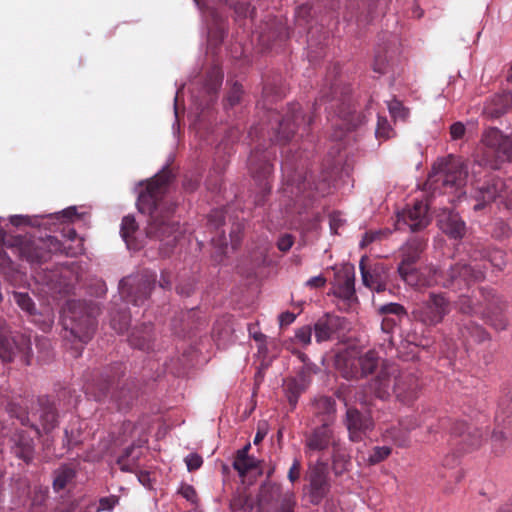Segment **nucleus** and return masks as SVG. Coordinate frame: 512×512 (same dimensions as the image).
I'll return each mask as SVG.
<instances>
[{
	"mask_svg": "<svg viewBox=\"0 0 512 512\" xmlns=\"http://www.w3.org/2000/svg\"><path fill=\"white\" fill-rule=\"evenodd\" d=\"M173 178L171 169L165 166L147 182L145 190L137 200L138 210L150 217L146 228L147 236L165 242L170 247L176 244L181 235L179 223L172 220L176 206L166 196Z\"/></svg>",
	"mask_w": 512,
	"mask_h": 512,
	"instance_id": "f257e3e1",
	"label": "nucleus"
},
{
	"mask_svg": "<svg viewBox=\"0 0 512 512\" xmlns=\"http://www.w3.org/2000/svg\"><path fill=\"white\" fill-rule=\"evenodd\" d=\"M283 174V195L295 204L299 203L303 207H308L317 200L330 192V183L323 178L318 183L312 180V176L307 171L299 170L294 156L287 155L282 162Z\"/></svg>",
	"mask_w": 512,
	"mask_h": 512,
	"instance_id": "f03ea898",
	"label": "nucleus"
},
{
	"mask_svg": "<svg viewBox=\"0 0 512 512\" xmlns=\"http://www.w3.org/2000/svg\"><path fill=\"white\" fill-rule=\"evenodd\" d=\"M368 388L379 399H387L393 393L402 403L410 404L418 397L420 384L413 373L400 371L395 364H384Z\"/></svg>",
	"mask_w": 512,
	"mask_h": 512,
	"instance_id": "7ed1b4c3",
	"label": "nucleus"
},
{
	"mask_svg": "<svg viewBox=\"0 0 512 512\" xmlns=\"http://www.w3.org/2000/svg\"><path fill=\"white\" fill-rule=\"evenodd\" d=\"M427 247V239L422 236L410 237L399 249L400 262L397 271L401 279L409 286L415 289H424L431 287V281L428 280L427 269L432 265L421 269L415 267L420 261L422 254Z\"/></svg>",
	"mask_w": 512,
	"mask_h": 512,
	"instance_id": "20e7f679",
	"label": "nucleus"
},
{
	"mask_svg": "<svg viewBox=\"0 0 512 512\" xmlns=\"http://www.w3.org/2000/svg\"><path fill=\"white\" fill-rule=\"evenodd\" d=\"M63 338L67 341L77 340L81 345L75 346V357L81 355L83 344L89 342L95 332L96 321L80 301H68L63 311Z\"/></svg>",
	"mask_w": 512,
	"mask_h": 512,
	"instance_id": "39448f33",
	"label": "nucleus"
},
{
	"mask_svg": "<svg viewBox=\"0 0 512 512\" xmlns=\"http://www.w3.org/2000/svg\"><path fill=\"white\" fill-rule=\"evenodd\" d=\"M428 280L431 287L441 286L453 291H461L469 288L472 284L480 282L485 278V271L479 265H470L466 262H456L448 268L439 269L431 266L427 269Z\"/></svg>",
	"mask_w": 512,
	"mask_h": 512,
	"instance_id": "423d86ee",
	"label": "nucleus"
},
{
	"mask_svg": "<svg viewBox=\"0 0 512 512\" xmlns=\"http://www.w3.org/2000/svg\"><path fill=\"white\" fill-rule=\"evenodd\" d=\"M350 86L343 84L341 81L335 80L329 87V92L321 91V96L316 100L314 106L322 103H329L326 110L333 111L335 115L342 121L341 126L348 131L356 128L360 123V115L356 114L351 99Z\"/></svg>",
	"mask_w": 512,
	"mask_h": 512,
	"instance_id": "0eeeda50",
	"label": "nucleus"
},
{
	"mask_svg": "<svg viewBox=\"0 0 512 512\" xmlns=\"http://www.w3.org/2000/svg\"><path fill=\"white\" fill-rule=\"evenodd\" d=\"M473 197L477 201L474 210H482L486 205L500 199L508 210H512V189L508 191L505 181L493 174L473 183Z\"/></svg>",
	"mask_w": 512,
	"mask_h": 512,
	"instance_id": "6e6552de",
	"label": "nucleus"
},
{
	"mask_svg": "<svg viewBox=\"0 0 512 512\" xmlns=\"http://www.w3.org/2000/svg\"><path fill=\"white\" fill-rule=\"evenodd\" d=\"M296 497L292 491H283L282 486L273 482L261 485L257 507L263 512H294Z\"/></svg>",
	"mask_w": 512,
	"mask_h": 512,
	"instance_id": "1a4fd4ad",
	"label": "nucleus"
},
{
	"mask_svg": "<svg viewBox=\"0 0 512 512\" xmlns=\"http://www.w3.org/2000/svg\"><path fill=\"white\" fill-rule=\"evenodd\" d=\"M63 244L54 236L38 239H20L18 252L31 265H41L55 253L62 252Z\"/></svg>",
	"mask_w": 512,
	"mask_h": 512,
	"instance_id": "9d476101",
	"label": "nucleus"
},
{
	"mask_svg": "<svg viewBox=\"0 0 512 512\" xmlns=\"http://www.w3.org/2000/svg\"><path fill=\"white\" fill-rule=\"evenodd\" d=\"M482 143L486 150L483 161L492 169H497L499 164L512 158V138L505 136L494 127L488 128L482 135Z\"/></svg>",
	"mask_w": 512,
	"mask_h": 512,
	"instance_id": "9b49d317",
	"label": "nucleus"
},
{
	"mask_svg": "<svg viewBox=\"0 0 512 512\" xmlns=\"http://www.w3.org/2000/svg\"><path fill=\"white\" fill-rule=\"evenodd\" d=\"M277 122V130L271 140L278 144H286L299 130H302L301 135L308 131V128L313 122V116H306L302 112L300 104L292 103L288 106L282 119H277Z\"/></svg>",
	"mask_w": 512,
	"mask_h": 512,
	"instance_id": "f8f14e48",
	"label": "nucleus"
},
{
	"mask_svg": "<svg viewBox=\"0 0 512 512\" xmlns=\"http://www.w3.org/2000/svg\"><path fill=\"white\" fill-rule=\"evenodd\" d=\"M450 300L444 293L431 292L428 298L412 310L414 319L425 326H436L450 313Z\"/></svg>",
	"mask_w": 512,
	"mask_h": 512,
	"instance_id": "ddd939ff",
	"label": "nucleus"
},
{
	"mask_svg": "<svg viewBox=\"0 0 512 512\" xmlns=\"http://www.w3.org/2000/svg\"><path fill=\"white\" fill-rule=\"evenodd\" d=\"M479 294L483 300L480 317L498 331L507 329L509 324L506 317L508 302L492 288L481 287L479 288Z\"/></svg>",
	"mask_w": 512,
	"mask_h": 512,
	"instance_id": "4468645a",
	"label": "nucleus"
},
{
	"mask_svg": "<svg viewBox=\"0 0 512 512\" xmlns=\"http://www.w3.org/2000/svg\"><path fill=\"white\" fill-rule=\"evenodd\" d=\"M17 353L21 354L25 365H30L32 356L30 339L22 334L11 336L5 321L0 320L1 361L3 363H10L14 360Z\"/></svg>",
	"mask_w": 512,
	"mask_h": 512,
	"instance_id": "2eb2a0df",
	"label": "nucleus"
},
{
	"mask_svg": "<svg viewBox=\"0 0 512 512\" xmlns=\"http://www.w3.org/2000/svg\"><path fill=\"white\" fill-rule=\"evenodd\" d=\"M154 283L155 275L153 273L144 272L128 276L120 281L119 292L127 303L142 306L148 299Z\"/></svg>",
	"mask_w": 512,
	"mask_h": 512,
	"instance_id": "dca6fc26",
	"label": "nucleus"
},
{
	"mask_svg": "<svg viewBox=\"0 0 512 512\" xmlns=\"http://www.w3.org/2000/svg\"><path fill=\"white\" fill-rule=\"evenodd\" d=\"M467 176L468 169L465 163L461 159H452L445 163L440 171L429 175V182L435 185V190H459L465 185Z\"/></svg>",
	"mask_w": 512,
	"mask_h": 512,
	"instance_id": "f3484780",
	"label": "nucleus"
},
{
	"mask_svg": "<svg viewBox=\"0 0 512 512\" xmlns=\"http://www.w3.org/2000/svg\"><path fill=\"white\" fill-rule=\"evenodd\" d=\"M487 431L483 427L469 424L464 420L455 421L450 428L451 445L460 452H470L481 447Z\"/></svg>",
	"mask_w": 512,
	"mask_h": 512,
	"instance_id": "a211bd4d",
	"label": "nucleus"
},
{
	"mask_svg": "<svg viewBox=\"0 0 512 512\" xmlns=\"http://www.w3.org/2000/svg\"><path fill=\"white\" fill-rule=\"evenodd\" d=\"M379 355L369 350L358 358L339 357L337 366L345 379H358L373 373L379 365Z\"/></svg>",
	"mask_w": 512,
	"mask_h": 512,
	"instance_id": "6ab92c4d",
	"label": "nucleus"
},
{
	"mask_svg": "<svg viewBox=\"0 0 512 512\" xmlns=\"http://www.w3.org/2000/svg\"><path fill=\"white\" fill-rule=\"evenodd\" d=\"M304 437V453L307 457L320 454L330 447L333 448L340 440L335 435L332 427L327 423L313 428Z\"/></svg>",
	"mask_w": 512,
	"mask_h": 512,
	"instance_id": "aec40b11",
	"label": "nucleus"
},
{
	"mask_svg": "<svg viewBox=\"0 0 512 512\" xmlns=\"http://www.w3.org/2000/svg\"><path fill=\"white\" fill-rule=\"evenodd\" d=\"M124 366L122 363H115L106 368L97 379H94L86 386V393L95 398L96 401H102L108 397L111 388L124 375Z\"/></svg>",
	"mask_w": 512,
	"mask_h": 512,
	"instance_id": "412c9836",
	"label": "nucleus"
},
{
	"mask_svg": "<svg viewBox=\"0 0 512 512\" xmlns=\"http://www.w3.org/2000/svg\"><path fill=\"white\" fill-rule=\"evenodd\" d=\"M248 167L252 177L258 182L260 190L268 194L272 188L269 177L273 170L270 153L259 148L254 149L249 156Z\"/></svg>",
	"mask_w": 512,
	"mask_h": 512,
	"instance_id": "4be33fe9",
	"label": "nucleus"
},
{
	"mask_svg": "<svg viewBox=\"0 0 512 512\" xmlns=\"http://www.w3.org/2000/svg\"><path fill=\"white\" fill-rule=\"evenodd\" d=\"M345 425L348 430L349 440L360 442L373 430L374 421L368 413H363L356 408L350 407L346 411Z\"/></svg>",
	"mask_w": 512,
	"mask_h": 512,
	"instance_id": "5701e85b",
	"label": "nucleus"
},
{
	"mask_svg": "<svg viewBox=\"0 0 512 512\" xmlns=\"http://www.w3.org/2000/svg\"><path fill=\"white\" fill-rule=\"evenodd\" d=\"M308 480L312 502L318 503L329 490L328 464L325 461L317 460L316 463L310 465Z\"/></svg>",
	"mask_w": 512,
	"mask_h": 512,
	"instance_id": "b1692460",
	"label": "nucleus"
},
{
	"mask_svg": "<svg viewBox=\"0 0 512 512\" xmlns=\"http://www.w3.org/2000/svg\"><path fill=\"white\" fill-rule=\"evenodd\" d=\"M408 225L412 232L426 228L430 223L428 206L423 201H416L412 207H407L398 214V223Z\"/></svg>",
	"mask_w": 512,
	"mask_h": 512,
	"instance_id": "393cba45",
	"label": "nucleus"
},
{
	"mask_svg": "<svg viewBox=\"0 0 512 512\" xmlns=\"http://www.w3.org/2000/svg\"><path fill=\"white\" fill-rule=\"evenodd\" d=\"M437 422L441 427L446 424V420L439 421L434 419V413L431 409L422 410L420 413L411 414L405 416L399 420V424L409 433L422 425L427 426V432L429 434L437 433L438 426L435 425Z\"/></svg>",
	"mask_w": 512,
	"mask_h": 512,
	"instance_id": "a878e982",
	"label": "nucleus"
},
{
	"mask_svg": "<svg viewBox=\"0 0 512 512\" xmlns=\"http://www.w3.org/2000/svg\"><path fill=\"white\" fill-rule=\"evenodd\" d=\"M138 397V389L133 380L125 381L120 387L111 393V400L117 405L118 410L129 409Z\"/></svg>",
	"mask_w": 512,
	"mask_h": 512,
	"instance_id": "bb28decb",
	"label": "nucleus"
},
{
	"mask_svg": "<svg viewBox=\"0 0 512 512\" xmlns=\"http://www.w3.org/2000/svg\"><path fill=\"white\" fill-rule=\"evenodd\" d=\"M440 229L450 238L462 239L466 233L465 222L454 212H444L439 219Z\"/></svg>",
	"mask_w": 512,
	"mask_h": 512,
	"instance_id": "cd10ccee",
	"label": "nucleus"
},
{
	"mask_svg": "<svg viewBox=\"0 0 512 512\" xmlns=\"http://www.w3.org/2000/svg\"><path fill=\"white\" fill-rule=\"evenodd\" d=\"M250 448L251 445L248 443L236 452L233 468L238 472L240 477H245L252 471H257L258 475L262 474V471L259 469L260 461L248 454Z\"/></svg>",
	"mask_w": 512,
	"mask_h": 512,
	"instance_id": "c85d7f7f",
	"label": "nucleus"
},
{
	"mask_svg": "<svg viewBox=\"0 0 512 512\" xmlns=\"http://www.w3.org/2000/svg\"><path fill=\"white\" fill-rule=\"evenodd\" d=\"M12 442V453L26 463L31 462L34 456L33 438L26 431L21 430L13 436Z\"/></svg>",
	"mask_w": 512,
	"mask_h": 512,
	"instance_id": "c756f323",
	"label": "nucleus"
},
{
	"mask_svg": "<svg viewBox=\"0 0 512 512\" xmlns=\"http://www.w3.org/2000/svg\"><path fill=\"white\" fill-rule=\"evenodd\" d=\"M341 326V318L333 315H325L314 324L315 339L318 343L332 339Z\"/></svg>",
	"mask_w": 512,
	"mask_h": 512,
	"instance_id": "7c9ffc66",
	"label": "nucleus"
},
{
	"mask_svg": "<svg viewBox=\"0 0 512 512\" xmlns=\"http://www.w3.org/2000/svg\"><path fill=\"white\" fill-rule=\"evenodd\" d=\"M38 405L40 407V421L43 430L49 433L57 426L58 413L54 401L48 396H41L38 398Z\"/></svg>",
	"mask_w": 512,
	"mask_h": 512,
	"instance_id": "2f4dec72",
	"label": "nucleus"
},
{
	"mask_svg": "<svg viewBox=\"0 0 512 512\" xmlns=\"http://www.w3.org/2000/svg\"><path fill=\"white\" fill-rule=\"evenodd\" d=\"M153 329L151 324H143L135 328L129 336V343L132 347L142 351H150L153 348Z\"/></svg>",
	"mask_w": 512,
	"mask_h": 512,
	"instance_id": "473e14b6",
	"label": "nucleus"
},
{
	"mask_svg": "<svg viewBox=\"0 0 512 512\" xmlns=\"http://www.w3.org/2000/svg\"><path fill=\"white\" fill-rule=\"evenodd\" d=\"M332 470L336 476H341L351 467V456L345 445L339 440L332 448Z\"/></svg>",
	"mask_w": 512,
	"mask_h": 512,
	"instance_id": "72a5a7b5",
	"label": "nucleus"
},
{
	"mask_svg": "<svg viewBox=\"0 0 512 512\" xmlns=\"http://www.w3.org/2000/svg\"><path fill=\"white\" fill-rule=\"evenodd\" d=\"M512 435V423L509 419L503 421V425H497L491 434L492 448L495 454H502L508 446Z\"/></svg>",
	"mask_w": 512,
	"mask_h": 512,
	"instance_id": "f704fd0d",
	"label": "nucleus"
},
{
	"mask_svg": "<svg viewBox=\"0 0 512 512\" xmlns=\"http://www.w3.org/2000/svg\"><path fill=\"white\" fill-rule=\"evenodd\" d=\"M459 331L462 338L467 342L481 343L489 338L487 331L470 319L461 323Z\"/></svg>",
	"mask_w": 512,
	"mask_h": 512,
	"instance_id": "c9c22d12",
	"label": "nucleus"
},
{
	"mask_svg": "<svg viewBox=\"0 0 512 512\" xmlns=\"http://www.w3.org/2000/svg\"><path fill=\"white\" fill-rule=\"evenodd\" d=\"M360 271L362 275L363 284L376 292H382L386 290V283L381 273L377 268L373 271H369L365 266V258L363 257L360 261Z\"/></svg>",
	"mask_w": 512,
	"mask_h": 512,
	"instance_id": "e433bc0d",
	"label": "nucleus"
},
{
	"mask_svg": "<svg viewBox=\"0 0 512 512\" xmlns=\"http://www.w3.org/2000/svg\"><path fill=\"white\" fill-rule=\"evenodd\" d=\"M308 385V382L301 381V379L297 377L284 380L283 386L285 395L292 410L296 407L300 395L306 390Z\"/></svg>",
	"mask_w": 512,
	"mask_h": 512,
	"instance_id": "4c0bfd02",
	"label": "nucleus"
},
{
	"mask_svg": "<svg viewBox=\"0 0 512 512\" xmlns=\"http://www.w3.org/2000/svg\"><path fill=\"white\" fill-rule=\"evenodd\" d=\"M142 455L140 447L131 445L127 447L117 459V464L124 472H134Z\"/></svg>",
	"mask_w": 512,
	"mask_h": 512,
	"instance_id": "58836bf2",
	"label": "nucleus"
},
{
	"mask_svg": "<svg viewBox=\"0 0 512 512\" xmlns=\"http://www.w3.org/2000/svg\"><path fill=\"white\" fill-rule=\"evenodd\" d=\"M409 434L410 433L398 423V426H391L387 428L383 432L382 438L384 441L392 442L400 448H406L410 445Z\"/></svg>",
	"mask_w": 512,
	"mask_h": 512,
	"instance_id": "ea45409f",
	"label": "nucleus"
},
{
	"mask_svg": "<svg viewBox=\"0 0 512 512\" xmlns=\"http://www.w3.org/2000/svg\"><path fill=\"white\" fill-rule=\"evenodd\" d=\"M456 306L460 313L469 316H480L482 312L483 300L474 299L472 296L460 295L456 301Z\"/></svg>",
	"mask_w": 512,
	"mask_h": 512,
	"instance_id": "a19ab883",
	"label": "nucleus"
},
{
	"mask_svg": "<svg viewBox=\"0 0 512 512\" xmlns=\"http://www.w3.org/2000/svg\"><path fill=\"white\" fill-rule=\"evenodd\" d=\"M75 477V471L67 465H63L54 472L53 489L63 490Z\"/></svg>",
	"mask_w": 512,
	"mask_h": 512,
	"instance_id": "79ce46f5",
	"label": "nucleus"
},
{
	"mask_svg": "<svg viewBox=\"0 0 512 512\" xmlns=\"http://www.w3.org/2000/svg\"><path fill=\"white\" fill-rule=\"evenodd\" d=\"M8 412L11 415V417L18 419L22 426H30L37 436L40 435L39 428L36 425L30 423L28 413L26 409L23 408L21 405L11 402L8 405Z\"/></svg>",
	"mask_w": 512,
	"mask_h": 512,
	"instance_id": "37998d69",
	"label": "nucleus"
},
{
	"mask_svg": "<svg viewBox=\"0 0 512 512\" xmlns=\"http://www.w3.org/2000/svg\"><path fill=\"white\" fill-rule=\"evenodd\" d=\"M336 294L348 301L355 298L354 275L345 274L343 280L337 286Z\"/></svg>",
	"mask_w": 512,
	"mask_h": 512,
	"instance_id": "c03bdc74",
	"label": "nucleus"
},
{
	"mask_svg": "<svg viewBox=\"0 0 512 512\" xmlns=\"http://www.w3.org/2000/svg\"><path fill=\"white\" fill-rule=\"evenodd\" d=\"M13 300L23 311L27 312L28 314L33 315L35 313V303L28 295V293L14 292Z\"/></svg>",
	"mask_w": 512,
	"mask_h": 512,
	"instance_id": "a18cd8bd",
	"label": "nucleus"
},
{
	"mask_svg": "<svg viewBox=\"0 0 512 512\" xmlns=\"http://www.w3.org/2000/svg\"><path fill=\"white\" fill-rule=\"evenodd\" d=\"M138 228L137 222L133 216H125L122 219L120 233L124 241L129 245L133 234Z\"/></svg>",
	"mask_w": 512,
	"mask_h": 512,
	"instance_id": "49530a36",
	"label": "nucleus"
},
{
	"mask_svg": "<svg viewBox=\"0 0 512 512\" xmlns=\"http://www.w3.org/2000/svg\"><path fill=\"white\" fill-rule=\"evenodd\" d=\"M391 234V230L390 229H379V230H370V231H367L363 238H362V241L360 242V246L363 248V247H366L368 246L369 244H371L372 242H375V241H381L383 239H386L388 238V236Z\"/></svg>",
	"mask_w": 512,
	"mask_h": 512,
	"instance_id": "de8ad7c7",
	"label": "nucleus"
},
{
	"mask_svg": "<svg viewBox=\"0 0 512 512\" xmlns=\"http://www.w3.org/2000/svg\"><path fill=\"white\" fill-rule=\"evenodd\" d=\"M388 110L394 120L405 121L409 115V110L397 99H393L388 103Z\"/></svg>",
	"mask_w": 512,
	"mask_h": 512,
	"instance_id": "09e8293b",
	"label": "nucleus"
},
{
	"mask_svg": "<svg viewBox=\"0 0 512 512\" xmlns=\"http://www.w3.org/2000/svg\"><path fill=\"white\" fill-rule=\"evenodd\" d=\"M392 449L389 446H375L368 457L369 465H376L391 455Z\"/></svg>",
	"mask_w": 512,
	"mask_h": 512,
	"instance_id": "8fccbe9b",
	"label": "nucleus"
},
{
	"mask_svg": "<svg viewBox=\"0 0 512 512\" xmlns=\"http://www.w3.org/2000/svg\"><path fill=\"white\" fill-rule=\"evenodd\" d=\"M482 257H488L489 262L499 270H503L506 267V253L500 249L486 252Z\"/></svg>",
	"mask_w": 512,
	"mask_h": 512,
	"instance_id": "3c124183",
	"label": "nucleus"
},
{
	"mask_svg": "<svg viewBox=\"0 0 512 512\" xmlns=\"http://www.w3.org/2000/svg\"><path fill=\"white\" fill-rule=\"evenodd\" d=\"M251 495L247 494L245 491L236 492L231 500H230V509L232 512H240L242 508L250 503Z\"/></svg>",
	"mask_w": 512,
	"mask_h": 512,
	"instance_id": "603ef678",
	"label": "nucleus"
},
{
	"mask_svg": "<svg viewBox=\"0 0 512 512\" xmlns=\"http://www.w3.org/2000/svg\"><path fill=\"white\" fill-rule=\"evenodd\" d=\"M375 134L378 139L383 140L389 139L394 134L393 129L385 117L378 116Z\"/></svg>",
	"mask_w": 512,
	"mask_h": 512,
	"instance_id": "864d4df0",
	"label": "nucleus"
},
{
	"mask_svg": "<svg viewBox=\"0 0 512 512\" xmlns=\"http://www.w3.org/2000/svg\"><path fill=\"white\" fill-rule=\"evenodd\" d=\"M379 312L381 314H384L385 316L395 315L398 317H402V316L406 315L405 308L398 303H389V304L383 305L380 307Z\"/></svg>",
	"mask_w": 512,
	"mask_h": 512,
	"instance_id": "5fc2aeb1",
	"label": "nucleus"
},
{
	"mask_svg": "<svg viewBox=\"0 0 512 512\" xmlns=\"http://www.w3.org/2000/svg\"><path fill=\"white\" fill-rule=\"evenodd\" d=\"M312 328L309 325L303 326L296 330L295 339L303 346H308L311 343Z\"/></svg>",
	"mask_w": 512,
	"mask_h": 512,
	"instance_id": "6e6d98bb",
	"label": "nucleus"
},
{
	"mask_svg": "<svg viewBox=\"0 0 512 512\" xmlns=\"http://www.w3.org/2000/svg\"><path fill=\"white\" fill-rule=\"evenodd\" d=\"M243 90L239 83H234L227 95L229 106H234L240 102Z\"/></svg>",
	"mask_w": 512,
	"mask_h": 512,
	"instance_id": "4d7b16f0",
	"label": "nucleus"
},
{
	"mask_svg": "<svg viewBox=\"0 0 512 512\" xmlns=\"http://www.w3.org/2000/svg\"><path fill=\"white\" fill-rule=\"evenodd\" d=\"M318 372V367L312 363L308 362L303 364L300 372L297 375V378L301 379V381L310 382V377L312 374H316Z\"/></svg>",
	"mask_w": 512,
	"mask_h": 512,
	"instance_id": "13d9d810",
	"label": "nucleus"
},
{
	"mask_svg": "<svg viewBox=\"0 0 512 512\" xmlns=\"http://www.w3.org/2000/svg\"><path fill=\"white\" fill-rule=\"evenodd\" d=\"M179 494L182 495L186 500H188L191 503H197L198 496L195 488L192 485L183 483L179 490Z\"/></svg>",
	"mask_w": 512,
	"mask_h": 512,
	"instance_id": "bf43d9fd",
	"label": "nucleus"
},
{
	"mask_svg": "<svg viewBox=\"0 0 512 512\" xmlns=\"http://www.w3.org/2000/svg\"><path fill=\"white\" fill-rule=\"evenodd\" d=\"M208 222L214 229H219L225 222V216L222 210H213L208 215Z\"/></svg>",
	"mask_w": 512,
	"mask_h": 512,
	"instance_id": "052dcab7",
	"label": "nucleus"
},
{
	"mask_svg": "<svg viewBox=\"0 0 512 512\" xmlns=\"http://www.w3.org/2000/svg\"><path fill=\"white\" fill-rule=\"evenodd\" d=\"M188 471L192 472L199 469L203 464V458L197 453H190L185 458Z\"/></svg>",
	"mask_w": 512,
	"mask_h": 512,
	"instance_id": "680f3d73",
	"label": "nucleus"
},
{
	"mask_svg": "<svg viewBox=\"0 0 512 512\" xmlns=\"http://www.w3.org/2000/svg\"><path fill=\"white\" fill-rule=\"evenodd\" d=\"M301 473V462L298 458L293 460L291 467L288 470L287 478L291 483H295L299 480Z\"/></svg>",
	"mask_w": 512,
	"mask_h": 512,
	"instance_id": "e2e57ef3",
	"label": "nucleus"
},
{
	"mask_svg": "<svg viewBox=\"0 0 512 512\" xmlns=\"http://www.w3.org/2000/svg\"><path fill=\"white\" fill-rule=\"evenodd\" d=\"M234 11L239 17H253L255 9H251L250 5L245 2H238L234 5Z\"/></svg>",
	"mask_w": 512,
	"mask_h": 512,
	"instance_id": "0e129e2a",
	"label": "nucleus"
},
{
	"mask_svg": "<svg viewBox=\"0 0 512 512\" xmlns=\"http://www.w3.org/2000/svg\"><path fill=\"white\" fill-rule=\"evenodd\" d=\"M294 243V239L290 234H284L282 235L277 242V247L282 252H287L290 250Z\"/></svg>",
	"mask_w": 512,
	"mask_h": 512,
	"instance_id": "69168bd1",
	"label": "nucleus"
},
{
	"mask_svg": "<svg viewBox=\"0 0 512 512\" xmlns=\"http://www.w3.org/2000/svg\"><path fill=\"white\" fill-rule=\"evenodd\" d=\"M111 324L114 330H116L119 333H123L128 329L130 325V317L124 315L118 323L116 321V318L113 317L111 319Z\"/></svg>",
	"mask_w": 512,
	"mask_h": 512,
	"instance_id": "338daca9",
	"label": "nucleus"
},
{
	"mask_svg": "<svg viewBox=\"0 0 512 512\" xmlns=\"http://www.w3.org/2000/svg\"><path fill=\"white\" fill-rule=\"evenodd\" d=\"M465 126L461 122H455L450 127V135L453 140L461 139L465 134Z\"/></svg>",
	"mask_w": 512,
	"mask_h": 512,
	"instance_id": "774afa93",
	"label": "nucleus"
}]
</instances>
